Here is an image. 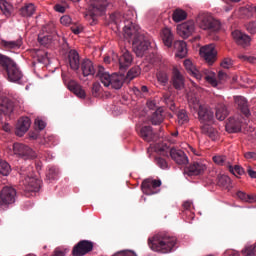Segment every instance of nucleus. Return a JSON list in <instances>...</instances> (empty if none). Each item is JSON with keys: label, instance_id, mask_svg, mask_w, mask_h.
Masks as SVG:
<instances>
[{"label": "nucleus", "instance_id": "obj_28", "mask_svg": "<svg viewBox=\"0 0 256 256\" xmlns=\"http://www.w3.org/2000/svg\"><path fill=\"white\" fill-rule=\"evenodd\" d=\"M23 42L22 39H18L16 41H6V40H1L0 45L6 51H17L19 48H21Z\"/></svg>", "mask_w": 256, "mask_h": 256}, {"label": "nucleus", "instance_id": "obj_54", "mask_svg": "<svg viewBox=\"0 0 256 256\" xmlns=\"http://www.w3.org/2000/svg\"><path fill=\"white\" fill-rule=\"evenodd\" d=\"M11 62H14V61L11 60V58L9 56L0 54V66L1 67L6 66V65H8Z\"/></svg>", "mask_w": 256, "mask_h": 256}, {"label": "nucleus", "instance_id": "obj_21", "mask_svg": "<svg viewBox=\"0 0 256 256\" xmlns=\"http://www.w3.org/2000/svg\"><path fill=\"white\" fill-rule=\"evenodd\" d=\"M232 38L234 39L236 44H238L239 46H242L243 48L250 46V42H251L250 36L242 33L239 30H235L232 32Z\"/></svg>", "mask_w": 256, "mask_h": 256}, {"label": "nucleus", "instance_id": "obj_34", "mask_svg": "<svg viewBox=\"0 0 256 256\" xmlns=\"http://www.w3.org/2000/svg\"><path fill=\"white\" fill-rule=\"evenodd\" d=\"M164 116H163V109L158 108L155 110L152 115L150 116V123L154 126L160 125V123H163Z\"/></svg>", "mask_w": 256, "mask_h": 256}, {"label": "nucleus", "instance_id": "obj_56", "mask_svg": "<svg viewBox=\"0 0 256 256\" xmlns=\"http://www.w3.org/2000/svg\"><path fill=\"white\" fill-rule=\"evenodd\" d=\"M239 59L243 60V62H248L250 64H255L256 62V58L254 56L239 55Z\"/></svg>", "mask_w": 256, "mask_h": 256}, {"label": "nucleus", "instance_id": "obj_35", "mask_svg": "<svg viewBox=\"0 0 256 256\" xmlns=\"http://www.w3.org/2000/svg\"><path fill=\"white\" fill-rule=\"evenodd\" d=\"M228 115L229 111H227L225 104H218V106H216V119H218V121H225Z\"/></svg>", "mask_w": 256, "mask_h": 256}, {"label": "nucleus", "instance_id": "obj_26", "mask_svg": "<svg viewBox=\"0 0 256 256\" xmlns=\"http://www.w3.org/2000/svg\"><path fill=\"white\" fill-rule=\"evenodd\" d=\"M173 48L176 50V56L183 59L187 56V44L183 40H177L173 43Z\"/></svg>", "mask_w": 256, "mask_h": 256}, {"label": "nucleus", "instance_id": "obj_29", "mask_svg": "<svg viewBox=\"0 0 256 256\" xmlns=\"http://www.w3.org/2000/svg\"><path fill=\"white\" fill-rule=\"evenodd\" d=\"M67 89L73 92L77 97L84 99L86 97L84 89L76 81H70L67 84Z\"/></svg>", "mask_w": 256, "mask_h": 256}, {"label": "nucleus", "instance_id": "obj_61", "mask_svg": "<svg viewBox=\"0 0 256 256\" xmlns=\"http://www.w3.org/2000/svg\"><path fill=\"white\" fill-rule=\"evenodd\" d=\"M244 158L247 160L256 161V153L255 152H246V153H244Z\"/></svg>", "mask_w": 256, "mask_h": 256}, {"label": "nucleus", "instance_id": "obj_16", "mask_svg": "<svg viewBox=\"0 0 256 256\" xmlns=\"http://www.w3.org/2000/svg\"><path fill=\"white\" fill-rule=\"evenodd\" d=\"M133 62V56L127 49L122 50L121 56L118 58V64L120 65V72L124 73L131 67Z\"/></svg>", "mask_w": 256, "mask_h": 256}, {"label": "nucleus", "instance_id": "obj_47", "mask_svg": "<svg viewBox=\"0 0 256 256\" xmlns=\"http://www.w3.org/2000/svg\"><path fill=\"white\" fill-rule=\"evenodd\" d=\"M214 163L219 166H230L229 162H227L226 156H214L212 158Z\"/></svg>", "mask_w": 256, "mask_h": 256}, {"label": "nucleus", "instance_id": "obj_33", "mask_svg": "<svg viewBox=\"0 0 256 256\" xmlns=\"http://www.w3.org/2000/svg\"><path fill=\"white\" fill-rule=\"evenodd\" d=\"M201 132L210 137L212 141H215L218 138V131L211 127V124L201 126Z\"/></svg>", "mask_w": 256, "mask_h": 256}, {"label": "nucleus", "instance_id": "obj_43", "mask_svg": "<svg viewBox=\"0 0 256 256\" xmlns=\"http://www.w3.org/2000/svg\"><path fill=\"white\" fill-rule=\"evenodd\" d=\"M11 171V166L8 162L0 159V175L1 176H9Z\"/></svg>", "mask_w": 256, "mask_h": 256}, {"label": "nucleus", "instance_id": "obj_52", "mask_svg": "<svg viewBox=\"0 0 256 256\" xmlns=\"http://www.w3.org/2000/svg\"><path fill=\"white\" fill-rule=\"evenodd\" d=\"M37 55H38V62L42 64H46L47 62H49V56L46 52L38 51Z\"/></svg>", "mask_w": 256, "mask_h": 256}, {"label": "nucleus", "instance_id": "obj_55", "mask_svg": "<svg viewBox=\"0 0 256 256\" xmlns=\"http://www.w3.org/2000/svg\"><path fill=\"white\" fill-rule=\"evenodd\" d=\"M70 29L71 32L74 33V35H80V33H82V31L84 30L81 24H73Z\"/></svg>", "mask_w": 256, "mask_h": 256}, {"label": "nucleus", "instance_id": "obj_64", "mask_svg": "<svg viewBox=\"0 0 256 256\" xmlns=\"http://www.w3.org/2000/svg\"><path fill=\"white\" fill-rule=\"evenodd\" d=\"M227 78H228V76H227L226 72H223V71L218 72L219 81H221V82L226 81Z\"/></svg>", "mask_w": 256, "mask_h": 256}, {"label": "nucleus", "instance_id": "obj_30", "mask_svg": "<svg viewBox=\"0 0 256 256\" xmlns=\"http://www.w3.org/2000/svg\"><path fill=\"white\" fill-rule=\"evenodd\" d=\"M140 137L146 142H152L155 141L156 135L155 132H153L152 127L145 126L140 130Z\"/></svg>", "mask_w": 256, "mask_h": 256}, {"label": "nucleus", "instance_id": "obj_40", "mask_svg": "<svg viewBox=\"0 0 256 256\" xmlns=\"http://www.w3.org/2000/svg\"><path fill=\"white\" fill-rule=\"evenodd\" d=\"M0 10L3 15H6V17H10L13 6H11L7 1L0 0Z\"/></svg>", "mask_w": 256, "mask_h": 256}, {"label": "nucleus", "instance_id": "obj_41", "mask_svg": "<svg viewBox=\"0 0 256 256\" xmlns=\"http://www.w3.org/2000/svg\"><path fill=\"white\" fill-rule=\"evenodd\" d=\"M218 186L222 188L229 189L231 188V179L229 176L226 175H219L218 176Z\"/></svg>", "mask_w": 256, "mask_h": 256}, {"label": "nucleus", "instance_id": "obj_6", "mask_svg": "<svg viewBox=\"0 0 256 256\" xmlns=\"http://www.w3.org/2000/svg\"><path fill=\"white\" fill-rule=\"evenodd\" d=\"M196 23L201 30L208 31L210 33H217L221 30V22L214 19L210 13H199L196 18Z\"/></svg>", "mask_w": 256, "mask_h": 256}, {"label": "nucleus", "instance_id": "obj_7", "mask_svg": "<svg viewBox=\"0 0 256 256\" xmlns=\"http://www.w3.org/2000/svg\"><path fill=\"white\" fill-rule=\"evenodd\" d=\"M184 67L185 70H187L188 74L191 75L196 80L200 81L202 79L206 80L208 83H210L212 86L217 87V79L215 78L214 74L209 75V71H200L198 68L194 66V64L191 62V60H185L184 61Z\"/></svg>", "mask_w": 256, "mask_h": 256}, {"label": "nucleus", "instance_id": "obj_9", "mask_svg": "<svg viewBox=\"0 0 256 256\" xmlns=\"http://www.w3.org/2000/svg\"><path fill=\"white\" fill-rule=\"evenodd\" d=\"M4 68V70H6L7 72V76H8V80L12 83H19L21 82V79L23 77V74L21 72V70L19 69V67L17 66V63L10 62L7 65H3L1 66Z\"/></svg>", "mask_w": 256, "mask_h": 256}, {"label": "nucleus", "instance_id": "obj_32", "mask_svg": "<svg viewBox=\"0 0 256 256\" xmlns=\"http://www.w3.org/2000/svg\"><path fill=\"white\" fill-rule=\"evenodd\" d=\"M226 130L230 133H236L241 131V123L235 118L228 119L226 124Z\"/></svg>", "mask_w": 256, "mask_h": 256}, {"label": "nucleus", "instance_id": "obj_14", "mask_svg": "<svg viewBox=\"0 0 256 256\" xmlns=\"http://www.w3.org/2000/svg\"><path fill=\"white\" fill-rule=\"evenodd\" d=\"M14 112V101L9 97H2V83L0 82V113L10 116Z\"/></svg>", "mask_w": 256, "mask_h": 256}, {"label": "nucleus", "instance_id": "obj_53", "mask_svg": "<svg viewBox=\"0 0 256 256\" xmlns=\"http://www.w3.org/2000/svg\"><path fill=\"white\" fill-rule=\"evenodd\" d=\"M101 91V85L99 82L93 83V87L91 88V94H93L94 97H98Z\"/></svg>", "mask_w": 256, "mask_h": 256}, {"label": "nucleus", "instance_id": "obj_3", "mask_svg": "<svg viewBox=\"0 0 256 256\" xmlns=\"http://www.w3.org/2000/svg\"><path fill=\"white\" fill-rule=\"evenodd\" d=\"M96 77L101 80L103 86L112 87V89L116 90H120L123 87L124 82L128 81L123 72H121V74L114 73L111 75L108 72H105L103 66H98Z\"/></svg>", "mask_w": 256, "mask_h": 256}, {"label": "nucleus", "instance_id": "obj_11", "mask_svg": "<svg viewBox=\"0 0 256 256\" xmlns=\"http://www.w3.org/2000/svg\"><path fill=\"white\" fill-rule=\"evenodd\" d=\"M17 191L13 187L5 186L0 191V206L13 205Z\"/></svg>", "mask_w": 256, "mask_h": 256}, {"label": "nucleus", "instance_id": "obj_19", "mask_svg": "<svg viewBox=\"0 0 256 256\" xmlns=\"http://www.w3.org/2000/svg\"><path fill=\"white\" fill-rule=\"evenodd\" d=\"M234 103L236 108L244 115V117L249 118L251 113L249 109V102L243 96H235Z\"/></svg>", "mask_w": 256, "mask_h": 256}, {"label": "nucleus", "instance_id": "obj_1", "mask_svg": "<svg viewBox=\"0 0 256 256\" xmlns=\"http://www.w3.org/2000/svg\"><path fill=\"white\" fill-rule=\"evenodd\" d=\"M110 20L116 25H120L121 22L124 23V37L129 42L132 41L133 50L137 57H143L152 47L151 38L141 34L139 25L135 24V12L133 10L128 9L124 14L114 13L110 15Z\"/></svg>", "mask_w": 256, "mask_h": 256}, {"label": "nucleus", "instance_id": "obj_36", "mask_svg": "<svg viewBox=\"0 0 256 256\" xmlns=\"http://www.w3.org/2000/svg\"><path fill=\"white\" fill-rule=\"evenodd\" d=\"M162 100L164 101L165 105L168 106L169 110H171L172 112L176 110L174 98L172 97L171 93L168 92L163 94Z\"/></svg>", "mask_w": 256, "mask_h": 256}, {"label": "nucleus", "instance_id": "obj_13", "mask_svg": "<svg viewBox=\"0 0 256 256\" xmlns=\"http://www.w3.org/2000/svg\"><path fill=\"white\" fill-rule=\"evenodd\" d=\"M200 56L210 65L217 60V50L213 44L206 45L200 48Z\"/></svg>", "mask_w": 256, "mask_h": 256}, {"label": "nucleus", "instance_id": "obj_2", "mask_svg": "<svg viewBox=\"0 0 256 256\" xmlns=\"http://www.w3.org/2000/svg\"><path fill=\"white\" fill-rule=\"evenodd\" d=\"M178 239L167 232H159L153 238L148 239V246L154 252L168 254L175 250Z\"/></svg>", "mask_w": 256, "mask_h": 256}, {"label": "nucleus", "instance_id": "obj_4", "mask_svg": "<svg viewBox=\"0 0 256 256\" xmlns=\"http://www.w3.org/2000/svg\"><path fill=\"white\" fill-rule=\"evenodd\" d=\"M189 108L197 112V119L203 125L214 123V112L206 104H201L198 98L189 99Z\"/></svg>", "mask_w": 256, "mask_h": 256}, {"label": "nucleus", "instance_id": "obj_51", "mask_svg": "<svg viewBox=\"0 0 256 256\" xmlns=\"http://www.w3.org/2000/svg\"><path fill=\"white\" fill-rule=\"evenodd\" d=\"M244 256H256V245H251L243 250Z\"/></svg>", "mask_w": 256, "mask_h": 256}, {"label": "nucleus", "instance_id": "obj_49", "mask_svg": "<svg viewBox=\"0 0 256 256\" xmlns=\"http://www.w3.org/2000/svg\"><path fill=\"white\" fill-rule=\"evenodd\" d=\"M156 77H157V81H158V83H160L161 85H167V83H168V75H167V73H165V72H157V74H156Z\"/></svg>", "mask_w": 256, "mask_h": 256}, {"label": "nucleus", "instance_id": "obj_58", "mask_svg": "<svg viewBox=\"0 0 256 256\" xmlns=\"http://www.w3.org/2000/svg\"><path fill=\"white\" fill-rule=\"evenodd\" d=\"M146 106L148 107L149 110L152 111H157V109H161L159 106H157L155 100H148V102H146Z\"/></svg>", "mask_w": 256, "mask_h": 256}, {"label": "nucleus", "instance_id": "obj_31", "mask_svg": "<svg viewBox=\"0 0 256 256\" xmlns=\"http://www.w3.org/2000/svg\"><path fill=\"white\" fill-rule=\"evenodd\" d=\"M162 43L168 48L172 47V42L174 41V35L169 28H164L161 33Z\"/></svg>", "mask_w": 256, "mask_h": 256}, {"label": "nucleus", "instance_id": "obj_39", "mask_svg": "<svg viewBox=\"0 0 256 256\" xmlns=\"http://www.w3.org/2000/svg\"><path fill=\"white\" fill-rule=\"evenodd\" d=\"M38 42L43 47H49L51 45V43L53 42V35H51V34L39 35Z\"/></svg>", "mask_w": 256, "mask_h": 256}, {"label": "nucleus", "instance_id": "obj_25", "mask_svg": "<svg viewBox=\"0 0 256 256\" xmlns=\"http://www.w3.org/2000/svg\"><path fill=\"white\" fill-rule=\"evenodd\" d=\"M172 85L177 91L184 89V77L178 69H173Z\"/></svg>", "mask_w": 256, "mask_h": 256}, {"label": "nucleus", "instance_id": "obj_17", "mask_svg": "<svg viewBox=\"0 0 256 256\" xmlns=\"http://www.w3.org/2000/svg\"><path fill=\"white\" fill-rule=\"evenodd\" d=\"M169 156H171V159L175 161L177 165H187L188 164V157L186 153H184L183 150L176 149L175 147H172L171 150H169Z\"/></svg>", "mask_w": 256, "mask_h": 256}, {"label": "nucleus", "instance_id": "obj_18", "mask_svg": "<svg viewBox=\"0 0 256 256\" xmlns=\"http://www.w3.org/2000/svg\"><path fill=\"white\" fill-rule=\"evenodd\" d=\"M206 169V165H204L202 162H194L187 168H185L184 173L189 177L200 176L204 173Z\"/></svg>", "mask_w": 256, "mask_h": 256}, {"label": "nucleus", "instance_id": "obj_8", "mask_svg": "<svg viewBox=\"0 0 256 256\" xmlns=\"http://www.w3.org/2000/svg\"><path fill=\"white\" fill-rule=\"evenodd\" d=\"M109 5L107 0H90L89 1V15L94 20V17L102 15Z\"/></svg>", "mask_w": 256, "mask_h": 256}, {"label": "nucleus", "instance_id": "obj_59", "mask_svg": "<svg viewBox=\"0 0 256 256\" xmlns=\"http://www.w3.org/2000/svg\"><path fill=\"white\" fill-rule=\"evenodd\" d=\"M71 23H72V18H70V16L65 15L60 17V24L67 26Z\"/></svg>", "mask_w": 256, "mask_h": 256}, {"label": "nucleus", "instance_id": "obj_57", "mask_svg": "<svg viewBox=\"0 0 256 256\" xmlns=\"http://www.w3.org/2000/svg\"><path fill=\"white\" fill-rule=\"evenodd\" d=\"M220 65L224 69H230L231 67H233V60H231L230 58H224Z\"/></svg>", "mask_w": 256, "mask_h": 256}, {"label": "nucleus", "instance_id": "obj_24", "mask_svg": "<svg viewBox=\"0 0 256 256\" xmlns=\"http://www.w3.org/2000/svg\"><path fill=\"white\" fill-rule=\"evenodd\" d=\"M195 24L193 21L184 22L177 26V31L180 32V35L183 37H189L194 33Z\"/></svg>", "mask_w": 256, "mask_h": 256}, {"label": "nucleus", "instance_id": "obj_63", "mask_svg": "<svg viewBox=\"0 0 256 256\" xmlns=\"http://www.w3.org/2000/svg\"><path fill=\"white\" fill-rule=\"evenodd\" d=\"M35 125L38 126L39 130H44L46 127L45 121H42V120H36Z\"/></svg>", "mask_w": 256, "mask_h": 256}, {"label": "nucleus", "instance_id": "obj_44", "mask_svg": "<svg viewBox=\"0 0 256 256\" xmlns=\"http://www.w3.org/2000/svg\"><path fill=\"white\" fill-rule=\"evenodd\" d=\"M46 178L50 182L56 181L58 178V169L56 167H51L50 169H48Z\"/></svg>", "mask_w": 256, "mask_h": 256}, {"label": "nucleus", "instance_id": "obj_46", "mask_svg": "<svg viewBox=\"0 0 256 256\" xmlns=\"http://www.w3.org/2000/svg\"><path fill=\"white\" fill-rule=\"evenodd\" d=\"M227 167L230 173H232L234 176H242L245 174V170H243V168L239 165H235V167L228 165Z\"/></svg>", "mask_w": 256, "mask_h": 256}, {"label": "nucleus", "instance_id": "obj_22", "mask_svg": "<svg viewBox=\"0 0 256 256\" xmlns=\"http://www.w3.org/2000/svg\"><path fill=\"white\" fill-rule=\"evenodd\" d=\"M83 77H90L97 75L96 69L93 66V62L89 59H83L81 64H79Z\"/></svg>", "mask_w": 256, "mask_h": 256}, {"label": "nucleus", "instance_id": "obj_48", "mask_svg": "<svg viewBox=\"0 0 256 256\" xmlns=\"http://www.w3.org/2000/svg\"><path fill=\"white\" fill-rule=\"evenodd\" d=\"M155 162H156V165H157L158 167H160V169H162V170H167V169L169 168L167 160L164 159V158L161 157V156H157V157L155 158Z\"/></svg>", "mask_w": 256, "mask_h": 256}, {"label": "nucleus", "instance_id": "obj_15", "mask_svg": "<svg viewBox=\"0 0 256 256\" xmlns=\"http://www.w3.org/2000/svg\"><path fill=\"white\" fill-rule=\"evenodd\" d=\"M93 250V242L82 240L79 241L77 245L73 247V256H85Z\"/></svg>", "mask_w": 256, "mask_h": 256}, {"label": "nucleus", "instance_id": "obj_12", "mask_svg": "<svg viewBox=\"0 0 256 256\" xmlns=\"http://www.w3.org/2000/svg\"><path fill=\"white\" fill-rule=\"evenodd\" d=\"M13 150L15 155H19L23 159H35L37 158V153L29 146L21 143H15L13 145Z\"/></svg>", "mask_w": 256, "mask_h": 256}, {"label": "nucleus", "instance_id": "obj_62", "mask_svg": "<svg viewBox=\"0 0 256 256\" xmlns=\"http://www.w3.org/2000/svg\"><path fill=\"white\" fill-rule=\"evenodd\" d=\"M192 207V202L191 201H185L183 203V210L186 211L188 214H191L190 210Z\"/></svg>", "mask_w": 256, "mask_h": 256}, {"label": "nucleus", "instance_id": "obj_5", "mask_svg": "<svg viewBox=\"0 0 256 256\" xmlns=\"http://www.w3.org/2000/svg\"><path fill=\"white\" fill-rule=\"evenodd\" d=\"M33 168L28 166L27 168H20V176L22 177V182H20V186L26 193H35L41 189L42 181L37 179L31 174Z\"/></svg>", "mask_w": 256, "mask_h": 256}, {"label": "nucleus", "instance_id": "obj_20", "mask_svg": "<svg viewBox=\"0 0 256 256\" xmlns=\"http://www.w3.org/2000/svg\"><path fill=\"white\" fill-rule=\"evenodd\" d=\"M31 126V120L29 117H22L18 120V124H16L15 135L18 137H22L25 135L27 131H29Z\"/></svg>", "mask_w": 256, "mask_h": 256}, {"label": "nucleus", "instance_id": "obj_42", "mask_svg": "<svg viewBox=\"0 0 256 256\" xmlns=\"http://www.w3.org/2000/svg\"><path fill=\"white\" fill-rule=\"evenodd\" d=\"M140 74H141V69L139 68V66H136L129 70L128 74H126L125 76V79L128 81H132L136 77H139Z\"/></svg>", "mask_w": 256, "mask_h": 256}, {"label": "nucleus", "instance_id": "obj_45", "mask_svg": "<svg viewBox=\"0 0 256 256\" xmlns=\"http://www.w3.org/2000/svg\"><path fill=\"white\" fill-rule=\"evenodd\" d=\"M236 196H238V198L240 200H242L243 202H246V203H254L255 202V199L253 196H250L243 191H238L236 193Z\"/></svg>", "mask_w": 256, "mask_h": 256}, {"label": "nucleus", "instance_id": "obj_23", "mask_svg": "<svg viewBox=\"0 0 256 256\" xmlns=\"http://www.w3.org/2000/svg\"><path fill=\"white\" fill-rule=\"evenodd\" d=\"M68 65H70V68L73 71H78L80 69V54H78L76 50L68 51Z\"/></svg>", "mask_w": 256, "mask_h": 256}, {"label": "nucleus", "instance_id": "obj_10", "mask_svg": "<svg viewBox=\"0 0 256 256\" xmlns=\"http://www.w3.org/2000/svg\"><path fill=\"white\" fill-rule=\"evenodd\" d=\"M161 180L146 179L141 183V190L147 196H152L160 191Z\"/></svg>", "mask_w": 256, "mask_h": 256}, {"label": "nucleus", "instance_id": "obj_60", "mask_svg": "<svg viewBox=\"0 0 256 256\" xmlns=\"http://www.w3.org/2000/svg\"><path fill=\"white\" fill-rule=\"evenodd\" d=\"M114 256H136L135 252L124 250L117 252Z\"/></svg>", "mask_w": 256, "mask_h": 256}, {"label": "nucleus", "instance_id": "obj_27", "mask_svg": "<svg viewBox=\"0 0 256 256\" xmlns=\"http://www.w3.org/2000/svg\"><path fill=\"white\" fill-rule=\"evenodd\" d=\"M36 11H37V7H35V5L33 3H27V4H24V6L20 8L19 14L23 18H31V17H33V15L35 14Z\"/></svg>", "mask_w": 256, "mask_h": 256}, {"label": "nucleus", "instance_id": "obj_38", "mask_svg": "<svg viewBox=\"0 0 256 256\" xmlns=\"http://www.w3.org/2000/svg\"><path fill=\"white\" fill-rule=\"evenodd\" d=\"M186 18H187L186 11L179 9V8L176 9L175 11H173L172 19H173V21H175V23L184 21V20H186Z\"/></svg>", "mask_w": 256, "mask_h": 256}, {"label": "nucleus", "instance_id": "obj_50", "mask_svg": "<svg viewBox=\"0 0 256 256\" xmlns=\"http://www.w3.org/2000/svg\"><path fill=\"white\" fill-rule=\"evenodd\" d=\"M244 27L251 35L256 34V21L247 22L246 24H244Z\"/></svg>", "mask_w": 256, "mask_h": 256}, {"label": "nucleus", "instance_id": "obj_37", "mask_svg": "<svg viewBox=\"0 0 256 256\" xmlns=\"http://www.w3.org/2000/svg\"><path fill=\"white\" fill-rule=\"evenodd\" d=\"M190 121V118L188 117V113L185 109H180L179 112H177V122L180 126L186 125Z\"/></svg>", "mask_w": 256, "mask_h": 256}]
</instances>
